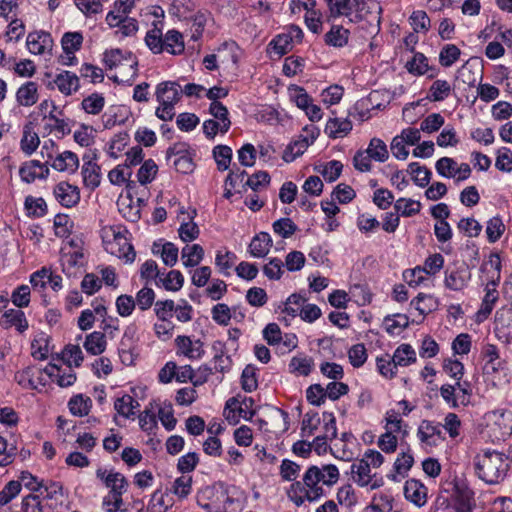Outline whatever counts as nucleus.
I'll return each mask as SVG.
<instances>
[{
  "instance_id": "e2e57ef3",
  "label": "nucleus",
  "mask_w": 512,
  "mask_h": 512,
  "mask_svg": "<svg viewBox=\"0 0 512 512\" xmlns=\"http://www.w3.org/2000/svg\"><path fill=\"white\" fill-rule=\"evenodd\" d=\"M192 490V477L182 475L176 478L171 487V492L180 499L186 498Z\"/></svg>"
},
{
  "instance_id": "a19ab883",
  "label": "nucleus",
  "mask_w": 512,
  "mask_h": 512,
  "mask_svg": "<svg viewBox=\"0 0 512 512\" xmlns=\"http://www.w3.org/2000/svg\"><path fill=\"white\" fill-rule=\"evenodd\" d=\"M195 216L196 210H192L190 213H188L189 221L183 222L178 229L179 237L184 242H191L197 239L199 236V227L193 221Z\"/></svg>"
},
{
  "instance_id": "f03ea898",
  "label": "nucleus",
  "mask_w": 512,
  "mask_h": 512,
  "mask_svg": "<svg viewBox=\"0 0 512 512\" xmlns=\"http://www.w3.org/2000/svg\"><path fill=\"white\" fill-rule=\"evenodd\" d=\"M102 233L104 247L108 253L124 259L127 263L135 260L136 253L126 236L127 230L110 226L104 228Z\"/></svg>"
},
{
  "instance_id": "dca6fc26",
  "label": "nucleus",
  "mask_w": 512,
  "mask_h": 512,
  "mask_svg": "<svg viewBox=\"0 0 512 512\" xmlns=\"http://www.w3.org/2000/svg\"><path fill=\"white\" fill-rule=\"evenodd\" d=\"M56 200L64 207L71 208L80 201V192L76 186L68 182H60L54 188Z\"/></svg>"
},
{
  "instance_id": "69168bd1",
  "label": "nucleus",
  "mask_w": 512,
  "mask_h": 512,
  "mask_svg": "<svg viewBox=\"0 0 512 512\" xmlns=\"http://www.w3.org/2000/svg\"><path fill=\"white\" fill-rule=\"evenodd\" d=\"M158 171L156 163L152 159L144 161L137 172L138 182L146 185L153 181Z\"/></svg>"
},
{
  "instance_id": "e433bc0d",
  "label": "nucleus",
  "mask_w": 512,
  "mask_h": 512,
  "mask_svg": "<svg viewBox=\"0 0 512 512\" xmlns=\"http://www.w3.org/2000/svg\"><path fill=\"white\" fill-rule=\"evenodd\" d=\"M40 144L39 136L36 132L32 129V124L29 123L24 126L23 128V136L20 142L21 150L26 155H31L33 152L36 151Z\"/></svg>"
},
{
  "instance_id": "1a4fd4ad",
  "label": "nucleus",
  "mask_w": 512,
  "mask_h": 512,
  "mask_svg": "<svg viewBox=\"0 0 512 512\" xmlns=\"http://www.w3.org/2000/svg\"><path fill=\"white\" fill-rule=\"evenodd\" d=\"M323 480L322 467L310 466L304 473L302 482L308 487V501L313 502L324 495V489L319 485Z\"/></svg>"
},
{
  "instance_id": "c85d7f7f",
  "label": "nucleus",
  "mask_w": 512,
  "mask_h": 512,
  "mask_svg": "<svg viewBox=\"0 0 512 512\" xmlns=\"http://www.w3.org/2000/svg\"><path fill=\"white\" fill-rule=\"evenodd\" d=\"M3 319L4 320L1 322V324L5 328L15 326L17 331L20 333H23L28 329V321L22 310L9 309L3 314Z\"/></svg>"
},
{
  "instance_id": "13d9d810",
  "label": "nucleus",
  "mask_w": 512,
  "mask_h": 512,
  "mask_svg": "<svg viewBox=\"0 0 512 512\" xmlns=\"http://www.w3.org/2000/svg\"><path fill=\"white\" fill-rule=\"evenodd\" d=\"M505 232V225L500 216L492 217L487 221L486 234L490 243L497 242Z\"/></svg>"
},
{
  "instance_id": "864d4df0",
  "label": "nucleus",
  "mask_w": 512,
  "mask_h": 512,
  "mask_svg": "<svg viewBox=\"0 0 512 512\" xmlns=\"http://www.w3.org/2000/svg\"><path fill=\"white\" fill-rule=\"evenodd\" d=\"M394 208L401 216L411 217L420 212L421 203L413 199L399 198L395 202Z\"/></svg>"
},
{
  "instance_id": "f8f14e48",
  "label": "nucleus",
  "mask_w": 512,
  "mask_h": 512,
  "mask_svg": "<svg viewBox=\"0 0 512 512\" xmlns=\"http://www.w3.org/2000/svg\"><path fill=\"white\" fill-rule=\"evenodd\" d=\"M368 460L361 459L351 465V474L354 482L360 487L370 486V489H376L381 486V482L373 481L371 467L367 464Z\"/></svg>"
},
{
  "instance_id": "680f3d73",
  "label": "nucleus",
  "mask_w": 512,
  "mask_h": 512,
  "mask_svg": "<svg viewBox=\"0 0 512 512\" xmlns=\"http://www.w3.org/2000/svg\"><path fill=\"white\" fill-rule=\"evenodd\" d=\"M25 207L28 211V215L35 218H40L47 214L46 201L41 197L35 198L32 196H27L25 199Z\"/></svg>"
},
{
  "instance_id": "9d476101",
  "label": "nucleus",
  "mask_w": 512,
  "mask_h": 512,
  "mask_svg": "<svg viewBox=\"0 0 512 512\" xmlns=\"http://www.w3.org/2000/svg\"><path fill=\"white\" fill-rule=\"evenodd\" d=\"M155 94L160 104L175 106L181 99L182 89L177 82L165 81L157 85Z\"/></svg>"
},
{
  "instance_id": "39448f33",
  "label": "nucleus",
  "mask_w": 512,
  "mask_h": 512,
  "mask_svg": "<svg viewBox=\"0 0 512 512\" xmlns=\"http://www.w3.org/2000/svg\"><path fill=\"white\" fill-rule=\"evenodd\" d=\"M444 274V285L452 291H462L471 280V272L465 263H455L453 267H448Z\"/></svg>"
},
{
  "instance_id": "f3484780",
  "label": "nucleus",
  "mask_w": 512,
  "mask_h": 512,
  "mask_svg": "<svg viewBox=\"0 0 512 512\" xmlns=\"http://www.w3.org/2000/svg\"><path fill=\"white\" fill-rule=\"evenodd\" d=\"M427 493V487L417 479H409L404 484L405 498L417 507H422L426 504Z\"/></svg>"
},
{
  "instance_id": "338daca9",
  "label": "nucleus",
  "mask_w": 512,
  "mask_h": 512,
  "mask_svg": "<svg viewBox=\"0 0 512 512\" xmlns=\"http://www.w3.org/2000/svg\"><path fill=\"white\" fill-rule=\"evenodd\" d=\"M288 90L290 100L303 111L312 102V98L308 95L303 87L292 85Z\"/></svg>"
},
{
  "instance_id": "5fc2aeb1",
  "label": "nucleus",
  "mask_w": 512,
  "mask_h": 512,
  "mask_svg": "<svg viewBox=\"0 0 512 512\" xmlns=\"http://www.w3.org/2000/svg\"><path fill=\"white\" fill-rule=\"evenodd\" d=\"M313 359L307 356H294L290 363V372L296 373L302 376H308L313 368Z\"/></svg>"
},
{
  "instance_id": "6ab92c4d",
  "label": "nucleus",
  "mask_w": 512,
  "mask_h": 512,
  "mask_svg": "<svg viewBox=\"0 0 512 512\" xmlns=\"http://www.w3.org/2000/svg\"><path fill=\"white\" fill-rule=\"evenodd\" d=\"M44 372L60 387H69L76 381V374L70 366L62 369L56 365L49 364L44 368Z\"/></svg>"
},
{
  "instance_id": "8fccbe9b",
  "label": "nucleus",
  "mask_w": 512,
  "mask_h": 512,
  "mask_svg": "<svg viewBox=\"0 0 512 512\" xmlns=\"http://www.w3.org/2000/svg\"><path fill=\"white\" fill-rule=\"evenodd\" d=\"M159 245L155 242L153 245V253H160L165 265L173 267L178 261V248L172 242H166L162 245L161 251L156 250Z\"/></svg>"
},
{
  "instance_id": "9b49d317",
  "label": "nucleus",
  "mask_w": 512,
  "mask_h": 512,
  "mask_svg": "<svg viewBox=\"0 0 512 512\" xmlns=\"http://www.w3.org/2000/svg\"><path fill=\"white\" fill-rule=\"evenodd\" d=\"M177 353L184 355L190 360H196L203 357L205 351L203 342L200 339L192 340L189 336H178L175 339Z\"/></svg>"
},
{
  "instance_id": "7ed1b4c3",
  "label": "nucleus",
  "mask_w": 512,
  "mask_h": 512,
  "mask_svg": "<svg viewBox=\"0 0 512 512\" xmlns=\"http://www.w3.org/2000/svg\"><path fill=\"white\" fill-rule=\"evenodd\" d=\"M355 13L349 21L352 23H359L362 20H367L373 30L378 32L380 30L382 6L376 0H358L354 2Z\"/></svg>"
},
{
  "instance_id": "412c9836",
  "label": "nucleus",
  "mask_w": 512,
  "mask_h": 512,
  "mask_svg": "<svg viewBox=\"0 0 512 512\" xmlns=\"http://www.w3.org/2000/svg\"><path fill=\"white\" fill-rule=\"evenodd\" d=\"M406 69L413 75H424L428 72V78H434L437 74L435 68L429 66L427 57L422 53H415L410 61L406 63Z\"/></svg>"
},
{
  "instance_id": "c03bdc74",
  "label": "nucleus",
  "mask_w": 512,
  "mask_h": 512,
  "mask_svg": "<svg viewBox=\"0 0 512 512\" xmlns=\"http://www.w3.org/2000/svg\"><path fill=\"white\" fill-rule=\"evenodd\" d=\"M70 412L75 416H86L92 407V400L82 394H78L70 398L68 402Z\"/></svg>"
},
{
  "instance_id": "72a5a7b5",
  "label": "nucleus",
  "mask_w": 512,
  "mask_h": 512,
  "mask_svg": "<svg viewBox=\"0 0 512 512\" xmlns=\"http://www.w3.org/2000/svg\"><path fill=\"white\" fill-rule=\"evenodd\" d=\"M204 257V250L201 245H186L181 251V258L185 267L197 266Z\"/></svg>"
},
{
  "instance_id": "774afa93",
  "label": "nucleus",
  "mask_w": 512,
  "mask_h": 512,
  "mask_svg": "<svg viewBox=\"0 0 512 512\" xmlns=\"http://www.w3.org/2000/svg\"><path fill=\"white\" fill-rule=\"evenodd\" d=\"M461 51L454 44L445 45L439 54V62L443 67L452 66L460 57Z\"/></svg>"
},
{
  "instance_id": "de8ad7c7",
  "label": "nucleus",
  "mask_w": 512,
  "mask_h": 512,
  "mask_svg": "<svg viewBox=\"0 0 512 512\" xmlns=\"http://www.w3.org/2000/svg\"><path fill=\"white\" fill-rule=\"evenodd\" d=\"M213 350L216 352L214 360V369L220 373H226L231 369L232 360L230 356L225 355L224 344L222 342H216L213 345Z\"/></svg>"
},
{
  "instance_id": "423d86ee",
  "label": "nucleus",
  "mask_w": 512,
  "mask_h": 512,
  "mask_svg": "<svg viewBox=\"0 0 512 512\" xmlns=\"http://www.w3.org/2000/svg\"><path fill=\"white\" fill-rule=\"evenodd\" d=\"M451 501L458 507L459 512H472L475 506L474 492L464 479L454 481Z\"/></svg>"
},
{
  "instance_id": "6e6552de",
  "label": "nucleus",
  "mask_w": 512,
  "mask_h": 512,
  "mask_svg": "<svg viewBox=\"0 0 512 512\" xmlns=\"http://www.w3.org/2000/svg\"><path fill=\"white\" fill-rule=\"evenodd\" d=\"M417 437L421 443L427 446H437L445 439L442 424L429 420L421 421L417 429Z\"/></svg>"
},
{
  "instance_id": "ea45409f",
  "label": "nucleus",
  "mask_w": 512,
  "mask_h": 512,
  "mask_svg": "<svg viewBox=\"0 0 512 512\" xmlns=\"http://www.w3.org/2000/svg\"><path fill=\"white\" fill-rule=\"evenodd\" d=\"M489 425L499 429L500 436L505 437L511 433V419L506 417L504 410H496L487 415Z\"/></svg>"
},
{
  "instance_id": "c756f323",
  "label": "nucleus",
  "mask_w": 512,
  "mask_h": 512,
  "mask_svg": "<svg viewBox=\"0 0 512 512\" xmlns=\"http://www.w3.org/2000/svg\"><path fill=\"white\" fill-rule=\"evenodd\" d=\"M315 6V0L303 2V9L306 10L305 23L307 28L313 33H319L322 29V14L315 9Z\"/></svg>"
},
{
  "instance_id": "58836bf2",
  "label": "nucleus",
  "mask_w": 512,
  "mask_h": 512,
  "mask_svg": "<svg viewBox=\"0 0 512 512\" xmlns=\"http://www.w3.org/2000/svg\"><path fill=\"white\" fill-rule=\"evenodd\" d=\"M139 406L138 401L129 394H124L121 397H118L114 402V409L124 418H130L134 415V410Z\"/></svg>"
},
{
  "instance_id": "a18cd8bd",
  "label": "nucleus",
  "mask_w": 512,
  "mask_h": 512,
  "mask_svg": "<svg viewBox=\"0 0 512 512\" xmlns=\"http://www.w3.org/2000/svg\"><path fill=\"white\" fill-rule=\"evenodd\" d=\"M209 113L222 126L221 133L225 134L228 132L231 126L228 109L221 102H212L209 107Z\"/></svg>"
},
{
  "instance_id": "473e14b6",
  "label": "nucleus",
  "mask_w": 512,
  "mask_h": 512,
  "mask_svg": "<svg viewBox=\"0 0 512 512\" xmlns=\"http://www.w3.org/2000/svg\"><path fill=\"white\" fill-rule=\"evenodd\" d=\"M17 102L22 106H32L38 101L37 85L35 82L23 84L16 93Z\"/></svg>"
},
{
  "instance_id": "a211bd4d",
  "label": "nucleus",
  "mask_w": 512,
  "mask_h": 512,
  "mask_svg": "<svg viewBox=\"0 0 512 512\" xmlns=\"http://www.w3.org/2000/svg\"><path fill=\"white\" fill-rule=\"evenodd\" d=\"M21 179L26 183L33 182L36 178L45 179L49 175V168L46 163L38 160H31L21 166L19 170Z\"/></svg>"
},
{
  "instance_id": "cd10ccee",
  "label": "nucleus",
  "mask_w": 512,
  "mask_h": 512,
  "mask_svg": "<svg viewBox=\"0 0 512 512\" xmlns=\"http://www.w3.org/2000/svg\"><path fill=\"white\" fill-rule=\"evenodd\" d=\"M83 346L87 353L97 356L102 354L107 346L105 334L100 331H94L85 338Z\"/></svg>"
},
{
  "instance_id": "6e6d98bb",
  "label": "nucleus",
  "mask_w": 512,
  "mask_h": 512,
  "mask_svg": "<svg viewBox=\"0 0 512 512\" xmlns=\"http://www.w3.org/2000/svg\"><path fill=\"white\" fill-rule=\"evenodd\" d=\"M40 373L41 370L37 367H27L15 374V380L24 388L36 389L37 382L34 380V377Z\"/></svg>"
},
{
  "instance_id": "5701e85b",
  "label": "nucleus",
  "mask_w": 512,
  "mask_h": 512,
  "mask_svg": "<svg viewBox=\"0 0 512 512\" xmlns=\"http://www.w3.org/2000/svg\"><path fill=\"white\" fill-rule=\"evenodd\" d=\"M272 246V239L266 232L255 235L249 245V252L255 258L265 257Z\"/></svg>"
},
{
  "instance_id": "f704fd0d",
  "label": "nucleus",
  "mask_w": 512,
  "mask_h": 512,
  "mask_svg": "<svg viewBox=\"0 0 512 512\" xmlns=\"http://www.w3.org/2000/svg\"><path fill=\"white\" fill-rule=\"evenodd\" d=\"M365 512H398V510L394 508V499L391 495L380 493L373 497L372 503Z\"/></svg>"
},
{
  "instance_id": "09e8293b",
  "label": "nucleus",
  "mask_w": 512,
  "mask_h": 512,
  "mask_svg": "<svg viewBox=\"0 0 512 512\" xmlns=\"http://www.w3.org/2000/svg\"><path fill=\"white\" fill-rule=\"evenodd\" d=\"M373 160L377 162H385L389 157V152L386 144L380 138H372L365 150Z\"/></svg>"
},
{
  "instance_id": "b1692460",
  "label": "nucleus",
  "mask_w": 512,
  "mask_h": 512,
  "mask_svg": "<svg viewBox=\"0 0 512 512\" xmlns=\"http://www.w3.org/2000/svg\"><path fill=\"white\" fill-rule=\"evenodd\" d=\"M495 331L506 338L512 337V307H502L496 312Z\"/></svg>"
},
{
  "instance_id": "2f4dec72",
  "label": "nucleus",
  "mask_w": 512,
  "mask_h": 512,
  "mask_svg": "<svg viewBox=\"0 0 512 512\" xmlns=\"http://www.w3.org/2000/svg\"><path fill=\"white\" fill-rule=\"evenodd\" d=\"M393 367L408 366L416 361L415 350L409 344H401L391 357Z\"/></svg>"
},
{
  "instance_id": "ddd939ff",
  "label": "nucleus",
  "mask_w": 512,
  "mask_h": 512,
  "mask_svg": "<svg viewBox=\"0 0 512 512\" xmlns=\"http://www.w3.org/2000/svg\"><path fill=\"white\" fill-rule=\"evenodd\" d=\"M26 46L30 53L43 55L52 50L53 39L50 33L45 31L31 32L27 36Z\"/></svg>"
},
{
  "instance_id": "a878e982",
  "label": "nucleus",
  "mask_w": 512,
  "mask_h": 512,
  "mask_svg": "<svg viewBox=\"0 0 512 512\" xmlns=\"http://www.w3.org/2000/svg\"><path fill=\"white\" fill-rule=\"evenodd\" d=\"M184 285V276L179 270H171L167 274L161 273L156 286L164 288L166 291L177 292Z\"/></svg>"
},
{
  "instance_id": "79ce46f5",
  "label": "nucleus",
  "mask_w": 512,
  "mask_h": 512,
  "mask_svg": "<svg viewBox=\"0 0 512 512\" xmlns=\"http://www.w3.org/2000/svg\"><path fill=\"white\" fill-rule=\"evenodd\" d=\"M384 324L387 333L390 335H395L399 334L409 326V318L407 315L401 313L387 315L384 318Z\"/></svg>"
},
{
  "instance_id": "2eb2a0df",
  "label": "nucleus",
  "mask_w": 512,
  "mask_h": 512,
  "mask_svg": "<svg viewBox=\"0 0 512 512\" xmlns=\"http://www.w3.org/2000/svg\"><path fill=\"white\" fill-rule=\"evenodd\" d=\"M54 87H57V89L66 96L72 95L80 87L79 78L73 72L61 71L56 75L53 82L48 84V88L54 89Z\"/></svg>"
},
{
  "instance_id": "c9c22d12",
  "label": "nucleus",
  "mask_w": 512,
  "mask_h": 512,
  "mask_svg": "<svg viewBox=\"0 0 512 512\" xmlns=\"http://www.w3.org/2000/svg\"><path fill=\"white\" fill-rule=\"evenodd\" d=\"M331 17L345 16L350 18L354 8V2L358 0H325Z\"/></svg>"
},
{
  "instance_id": "603ef678",
  "label": "nucleus",
  "mask_w": 512,
  "mask_h": 512,
  "mask_svg": "<svg viewBox=\"0 0 512 512\" xmlns=\"http://www.w3.org/2000/svg\"><path fill=\"white\" fill-rule=\"evenodd\" d=\"M105 106V99L100 93H92L81 102L82 109L92 115H98Z\"/></svg>"
},
{
  "instance_id": "4c0bfd02",
  "label": "nucleus",
  "mask_w": 512,
  "mask_h": 512,
  "mask_svg": "<svg viewBox=\"0 0 512 512\" xmlns=\"http://www.w3.org/2000/svg\"><path fill=\"white\" fill-rule=\"evenodd\" d=\"M407 172L412 175L413 182L421 188L426 187L431 180L432 172L426 166H421L418 162L410 163Z\"/></svg>"
},
{
  "instance_id": "f257e3e1",
  "label": "nucleus",
  "mask_w": 512,
  "mask_h": 512,
  "mask_svg": "<svg viewBox=\"0 0 512 512\" xmlns=\"http://www.w3.org/2000/svg\"><path fill=\"white\" fill-rule=\"evenodd\" d=\"M477 476L487 484H498L503 481L509 470L505 454L498 451L485 450L474 458Z\"/></svg>"
},
{
  "instance_id": "bb28decb",
  "label": "nucleus",
  "mask_w": 512,
  "mask_h": 512,
  "mask_svg": "<svg viewBox=\"0 0 512 512\" xmlns=\"http://www.w3.org/2000/svg\"><path fill=\"white\" fill-rule=\"evenodd\" d=\"M163 41L165 52L171 55H180L184 52V39L179 31L175 29L168 30L164 35Z\"/></svg>"
},
{
  "instance_id": "37998d69",
  "label": "nucleus",
  "mask_w": 512,
  "mask_h": 512,
  "mask_svg": "<svg viewBox=\"0 0 512 512\" xmlns=\"http://www.w3.org/2000/svg\"><path fill=\"white\" fill-rule=\"evenodd\" d=\"M163 38L162 30L154 24V27L146 33L144 40L153 54H161L165 52Z\"/></svg>"
},
{
  "instance_id": "7c9ffc66",
  "label": "nucleus",
  "mask_w": 512,
  "mask_h": 512,
  "mask_svg": "<svg viewBox=\"0 0 512 512\" xmlns=\"http://www.w3.org/2000/svg\"><path fill=\"white\" fill-rule=\"evenodd\" d=\"M350 32L340 25H333L325 34L324 41L327 45L336 48L344 47L348 43Z\"/></svg>"
},
{
  "instance_id": "4468645a",
  "label": "nucleus",
  "mask_w": 512,
  "mask_h": 512,
  "mask_svg": "<svg viewBox=\"0 0 512 512\" xmlns=\"http://www.w3.org/2000/svg\"><path fill=\"white\" fill-rule=\"evenodd\" d=\"M124 61L130 62L129 66L133 70L132 75L137 72L138 62L131 52H123L119 48L106 50L103 54V62L108 69L116 68L122 65Z\"/></svg>"
},
{
  "instance_id": "052dcab7",
  "label": "nucleus",
  "mask_w": 512,
  "mask_h": 512,
  "mask_svg": "<svg viewBox=\"0 0 512 512\" xmlns=\"http://www.w3.org/2000/svg\"><path fill=\"white\" fill-rule=\"evenodd\" d=\"M437 173L444 178H455L457 176V162L450 157H442L435 163Z\"/></svg>"
},
{
  "instance_id": "3c124183",
  "label": "nucleus",
  "mask_w": 512,
  "mask_h": 512,
  "mask_svg": "<svg viewBox=\"0 0 512 512\" xmlns=\"http://www.w3.org/2000/svg\"><path fill=\"white\" fill-rule=\"evenodd\" d=\"M172 506L171 499L161 490H156L148 503V512H167Z\"/></svg>"
},
{
  "instance_id": "0e129e2a",
  "label": "nucleus",
  "mask_w": 512,
  "mask_h": 512,
  "mask_svg": "<svg viewBox=\"0 0 512 512\" xmlns=\"http://www.w3.org/2000/svg\"><path fill=\"white\" fill-rule=\"evenodd\" d=\"M236 258V254L231 251L227 250L225 251V253L218 251L215 257V265L219 269L221 274H223L224 276H229V270L234 265Z\"/></svg>"
},
{
  "instance_id": "0eeeda50",
  "label": "nucleus",
  "mask_w": 512,
  "mask_h": 512,
  "mask_svg": "<svg viewBox=\"0 0 512 512\" xmlns=\"http://www.w3.org/2000/svg\"><path fill=\"white\" fill-rule=\"evenodd\" d=\"M205 493L209 495L211 501L202 506L210 512H227L234 503V499L229 496L228 490L224 485L206 489Z\"/></svg>"
},
{
  "instance_id": "49530a36",
  "label": "nucleus",
  "mask_w": 512,
  "mask_h": 512,
  "mask_svg": "<svg viewBox=\"0 0 512 512\" xmlns=\"http://www.w3.org/2000/svg\"><path fill=\"white\" fill-rule=\"evenodd\" d=\"M309 147V143L300 136L291 141L283 152L282 159L287 162H293L297 157L301 156Z\"/></svg>"
},
{
  "instance_id": "4d7b16f0",
  "label": "nucleus",
  "mask_w": 512,
  "mask_h": 512,
  "mask_svg": "<svg viewBox=\"0 0 512 512\" xmlns=\"http://www.w3.org/2000/svg\"><path fill=\"white\" fill-rule=\"evenodd\" d=\"M213 157L219 171L229 168L232 159V149L227 145H217L213 148Z\"/></svg>"
},
{
  "instance_id": "bf43d9fd",
  "label": "nucleus",
  "mask_w": 512,
  "mask_h": 512,
  "mask_svg": "<svg viewBox=\"0 0 512 512\" xmlns=\"http://www.w3.org/2000/svg\"><path fill=\"white\" fill-rule=\"evenodd\" d=\"M451 92V85L446 80H436L429 89L428 98L431 101L440 102L446 99Z\"/></svg>"
},
{
  "instance_id": "aec40b11",
  "label": "nucleus",
  "mask_w": 512,
  "mask_h": 512,
  "mask_svg": "<svg viewBox=\"0 0 512 512\" xmlns=\"http://www.w3.org/2000/svg\"><path fill=\"white\" fill-rule=\"evenodd\" d=\"M51 166L59 172L72 174L79 167V159L72 151H64L53 158Z\"/></svg>"
},
{
  "instance_id": "393cba45",
  "label": "nucleus",
  "mask_w": 512,
  "mask_h": 512,
  "mask_svg": "<svg viewBox=\"0 0 512 512\" xmlns=\"http://www.w3.org/2000/svg\"><path fill=\"white\" fill-rule=\"evenodd\" d=\"M352 122L348 118L329 119L325 126V133L333 139L342 138L352 130Z\"/></svg>"
},
{
  "instance_id": "20e7f679",
  "label": "nucleus",
  "mask_w": 512,
  "mask_h": 512,
  "mask_svg": "<svg viewBox=\"0 0 512 512\" xmlns=\"http://www.w3.org/2000/svg\"><path fill=\"white\" fill-rule=\"evenodd\" d=\"M96 477L109 489V495L123 497L127 492L128 481L120 472L113 469L98 468L96 470Z\"/></svg>"
},
{
  "instance_id": "4be33fe9",
  "label": "nucleus",
  "mask_w": 512,
  "mask_h": 512,
  "mask_svg": "<svg viewBox=\"0 0 512 512\" xmlns=\"http://www.w3.org/2000/svg\"><path fill=\"white\" fill-rule=\"evenodd\" d=\"M82 176L84 185L95 190L101 183V168L93 160L86 161L82 166Z\"/></svg>"
}]
</instances>
